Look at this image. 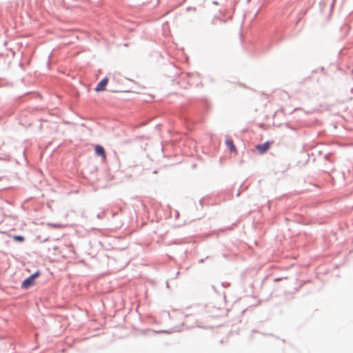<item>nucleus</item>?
I'll use <instances>...</instances> for the list:
<instances>
[{
  "label": "nucleus",
  "mask_w": 353,
  "mask_h": 353,
  "mask_svg": "<svg viewBox=\"0 0 353 353\" xmlns=\"http://www.w3.org/2000/svg\"><path fill=\"white\" fill-rule=\"evenodd\" d=\"M270 144V142L267 141L263 144L256 145L255 148L260 154H264L269 150Z\"/></svg>",
  "instance_id": "f03ea898"
},
{
  "label": "nucleus",
  "mask_w": 353,
  "mask_h": 353,
  "mask_svg": "<svg viewBox=\"0 0 353 353\" xmlns=\"http://www.w3.org/2000/svg\"><path fill=\"white\" fill-rule=\"evenodd\" d=\"M108 83V79L104 78L97 85L95 88L96 92H101L104 91L105 90V87Z\"/></svg>",
  "instance_id": "7ed1b4c3"
},
{
  "label": "nucleus",
  "mask_w": 353,
  "mask_h": 353,
  "mask_svg": "<svg viewBox=\"0 0 353 353\" xmlns=\"http://www.w3.org/2000/svg\"><path fill=\"white\" fill-rule=\"evenodd\" d=\"M12 239L15 241H18V242H23L24 241V237L22 236H19V235L13 236Z\"/></svg>",
  "instance_id": "423d86ee"
},
{
  "label": "nucleus",
  "mask_w": 353,
  "mask_h": 353,
  "mask_svg": "<svg viewBox=\"0 0 353 353\" xmlns=\"http://www.w3.org/2000/svg\"><path fill=\"white\" fill-rule=\"evenodd\" d=\"M40 275V272L39 271L36 272L33 274H32L28 278L26 279L21 284V287L23 288H28L30 286H32L34 284V281L37 277Z\"/></svg>",
  "instance_id": "f257e3e1"
},
{
  "label": "nucleus",
  "mask_w": 353,
  "mask_h": 353,
  "mask_svg": "<svg viewBox=\"0 0 353 353\" xmlns=\"http://www.w3.org/2000/svg\"><path fill=\"white\" fill-rule=\"evenodd\" d=\"M94 151H95V154L97 155V156H100L103 159H105L106 158V155H105V152L104 150V148L100 145H97L95 147H94Z\"/></svg>",
  "instance_id": "20e7f679"
},
{
  "label": "nucleus",
  "mask_w": 353,
  "mask_h": 353,
  "mask_svg": "<svg viewBox=\"0 0 353 353\" xmlns=\"http://www.w3.org/2000/svg\"><path fill=\"white\" fill-rule=\"evenodd\" d=\"M225 144L230 149V152H234L235 154L237 153V150H236L235 145H234L232 140L227 139L225 141Z\"/></svg>",
  "instance_id": "39448f33"
}]
</instances>
